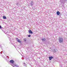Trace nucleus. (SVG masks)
Here are the masks:
<instances>
[{"label": "nucleus", "mask_w": 67, "mask_h": 67, "mask_svg": "<svg viewBox=\"0 0 67 67\" xmlns=\"http://www.w3.org/2000/svg\"><path fill=\"white\" fill-rule=\"evenodd\" d=\"M59 43H63V38H61L59 37Z\"/></svg>", "instance_id": "f257e3e1"}, {"label": "nucleus", "mask_w": 67, "mask_h": 67, "mask_svg": "<svg viewBox=\"0 0 67 67\" xmlns=\"http://www.w3.org/2000/svg\"><path fill=\"white\" fill-rule=\"evenodd\" d=\"M10 63H11V64H13V63H14V61L13 60H12L10 61Z\"/></svg>", "instance_id": "f03ea898"}, {"label": "nucleus", "mask_w": 67, "mask_h": 67, "mask_svg": "<svg viewBox=\"0 0 67 67\" xmlns=\"http://www.w3.org/2000/svg\"><path fill=\"white\" fill-rule=\"evenodd\" d=\"M49 60H52V59H53V58H54V57H53L51 56L49 57Z\"/></svg>", "instance_id": "7ed1b4c3"}, {"label": "nucleus", "mask_w": 67, "mask_h": 67, "mask_svg": "<svg viewBox=\"0 0 67 67\" xmlns=\"http://www.w3.org/2000/svg\"><path fill=\"white\" fill-rule=\"evenodd\" d=\"M16 40L19 43H21V41H20V40H19L18 38H16Z\"/></svg>", "instance_id": "20e7f679"}, {"label": "nucleus", "mask_w": 67, "mask_h": 67, "mask_svg": "<svg viewBox=\"0 0 67 67\" xmlns=\"http://www.w3.org/2000/svg\"><path fill=\"white\" fill-rule=\"evenodd\" d=\"M31 3H30V4H31V5L32 6L33 5V4H34V3H33V1H31Z\"/></svg>", "instance_id": "39448f33"}, {"label": "nucleus", "mask_w": 67, "mask_h": 67, "mask_svg": "<svg viewBox=\"0 0 67 67\" xmlns=\"http://www.w3.org/2000/svg\"><path fill=\"white\" fill-rule=\"evenodd\" d=\"M57 14L58 15H59L60 14V12L58 11H57Z\"/></svg>", "instance_id": "423d86ee"}, {"label": "nucleus", "mask_w": 67, "mask_h": 67, "mask_svg": "<svg viewBox=\"0 0 67 67\" xmlns=\"http://www.w3.org/2000/svg\"><path fill=\"white\" fill-rule=\"evenodd\" d=\"M29 33H30L31 34H33V32L31 30H29Z\"/></svg>", "instance_id": "0eeeda50"}, {"label": "nucleus", "mask_w": 67, "mask_h": 67, "mask_svg": "<svg viewBox=\"0 0 67 67\" xmlns=\"http://www.w3.org/2000/svg\"><path fill=\"white\" fill-rule=\"evenodd\" d=\"M3 19H7L6 16H3Z\"/></svg>", "instance_id": "6e6552de"}, {"label": "nucleus", "mask_w": 67, "mask_h": 67, "mask_svg": "<svg viewBox=\"0 0 67 67\" xmlns=\"http://www.w3.org/2000/svg\"><path fill=\"white\" fill-rule=\"evenodd\" d=\"M46 38H44V39L42 38L41 40H42L43 41H46Z\"/></svg>", "instance_id": "1a4fd4ad"}, {"label": "nucleus", "mask_w": 67, "mask_h": 67, "mask_svg": "<svg viewBox=\"0 0 67 67\" xmlns=\"http://www.w3.org/2000/svg\"><path fill=\"white\" fill-rule=\"evenodd\" d=\"M24 40L25 42H26V38H24Z\"/></svg>", "instance_id": "9d476101"}, {"label": "nucleus", "mask_w": 67, "mask_h": 67, "mask_svg": "<svg viewBox=\"0 0 67 67\" xmlns=\"http://www.w3.org/2000/svg\"><path fill=\"white\" fill-rule=\"evenodd\" d=\"M0 29H2V27H1V26H0Z\"/></svg>", "instance_id": "9b49d317"}, {"label": "nucleus", "mask_w": 67, "mask_h": 67, "mask_svg": "<svg viewBox=\"0 0 67 67\" xmlns=\"http://www.w3.org/2000/svg\"><path fill=\"white\" fill-rule=\"evenodd\" d=\"M28 37H31V35H29Z\"/></svg>", "instance_id": "f8f14e48"}, {"label": "nucleus", "mask_w": 67, "mask_h": 67, "mask_svg": "<svg viewBox=\"0 0 67 67\" xmlns=\"http://www.w3.org/2000/svg\"><path fill=\"white\" fill-rule=\"evenodd\" d=\"M15 66H16V65H15Z\"/></svg>", "instance_id": "ddd939ff"}]
</instances>
